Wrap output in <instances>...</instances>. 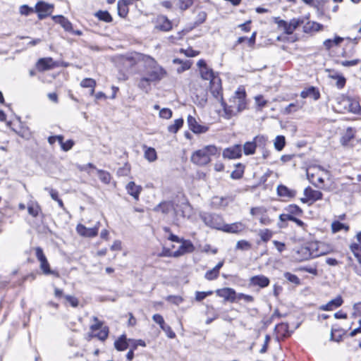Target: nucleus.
Masks as SVG:
<instances>
[{"label": "nucleus", "mask_w": 361, "mask_h": 361, "mask_svg": "<svg viewBox=\"0 0 361 361\" xmlns=\"http://www.w3.org/2000/svg\"><path fill=\"white\" fill-rule=\"evenodd\" d=\"M39 71L49 70L55 66V62L52 58H42L39 59L37 63Z\"/></svg>", "instance_id": "obj_26"}, {"label": "nucleus", "mask_w": 361, "mask_h": 361, "mask_svg": "<svg viewBox=\"0 0 361 361\" xmlns=\"http://www.w3.org/2000/svg\"><path fill=\"white\" fill-rule=\"evenodd\" d=\"M197 65L200 68V75L203 80H209V82H211L213 79L219 78L218 75H215L213 70L207 66L204 60H199Z\"/></svg>", "instance_id": "obj_8"}, {"label": "nucleus", "mask_w": 361, "mask_h": 361, "mask_svg": "<svg viewBox=\"0 0 361 361\" xmlns=\"http://www.w3.org/2000/svg\"><path fill=\"white\" fill-rule=\"evenodd\" d=\"M277 194L281 197L293 198L296 195V191L291 190L284 185H279L277 187Z\"/></svg>", "instance_id": "obj_27"}, {"label": "nucleus", "mask_w": 361, "mask_h": 361, "mask_svg": "<svg viewBox=\"0 0 361 361\" xmlns=\"http://www.w3.org/2000/svg\"><path fill=\"white\" fill-rule=\"evenodd\" d=\"M259 235L263 242L267 243L271 238V237L273 235V233L269 229L266 228V229L259 230Z\"/></svg>", "instance_id": "obj_48"}, {"label": "nucleus", "mask_w": 361, "mask_h": 361, "mask_svg": "<svg viewBox=\"0 0 361 361\" xmlns=\"http://www.w3.org/2000/svg\"><path fill=\"white\" fill-rule=\"evenodd\" d=\"M27 211L30 215L37 217L41 212V209L37 203L31 202L27 206Z\"/></svg>", "instance_id": "obj_43"}, {"label": "nucleus", "mask_w": 361, "mask_h": 361, "mask_svg": "<svg viewBox=\"0 0 361 361\" xmlns=\"http://www.w3.org/2000/svg\"><path fill=\"white\" fill-rule=\"evenodd\" d=\"M207 18V13L205 11H200L198 13L196 20L195 22V26H197L203 23Z\"/></svg>", "instance_id": "obj_60"}, {"label": "nucleus", "mask_w": 361, "mask_h": 361, "mask_svg": "<svg viewBox=\"0 0 361 361\" xmlns=\"http://www.w3.org/2000/svg\"><path fill=\"white\" fill-rule=\"evenodd\" d=\"M166 300L176 305H178L183 302V300L182 297L178 295H169L167 297Z\"/></svg>", "instance_id": "obj_63"}, {"label": "nucleus", "mask_w": 361, "mask_h": 361, "mask_svg": "<svg viewBox=\"0 0 361 361\" xmlns=\"http://www.w3.org/2000/svg\"><path fill=\"white\" fill-rule=\"evenodd\" d=\"M251 248V244L245 240L238 241L236 249L241 250H248Z\"/></svg>", "instance_id": "obj_53"}, {"label": "nucleus", "mask_w": 361, "mask_h": 361, "mask_svg": "<svg viewBox=\"0 0 361 361\" xmlns=\"http://www.w3.org/2000/svg\"><path fill=\"white\" fill-rule=\"evenodd\" d=\"M99 20L111 23L113 18L107 11H99L94 15Z\"/></svg>", "instance_id": "obj_37"}, {"label": "nucleus", "mask_w": 361, "mask_h": 361, "mask_svg": "<svg viewBox=\"0 0 361 361\" xmlns=\"http://www.w3.org/2000/svg\"><path fill=\"white\" fill-rule=\"evenodd\" d=\"M35 256L40 262V269H42L43 274L45 275L52 274L58 277V272L50 269L49 264L45 255L44 254L43 250L40 247H37L35 248Z\"/></svg>", "instance_id": "obj_6"}, {"label": "nucleus", "mask_w": 361, "mask_h": 361, "mask_svg": "<svg viewBox=\"0 0 361 361\" xmlns=\"http://www.w3.org/2000/svg\"><path fill=\"white\" fill-rule=\"evenodd\" d=\"M20 13L23 16H29L30 13H33L35 9L32 7L28 6L27 5H22L19 9Z\"/></svg>", "instance_id": "obj_57"}, {"label": "nucleus", "mask_w": 361, "mask_h": 361, "mask_svg": "<svg viewBox=\"0 0 361 361\" xmlns=\"http://www.w3.org/2000/svg\"><path fill=\"white\" fill-rule=\"evenodd\" d=\"M286 145V139L283 135H278L275 138L274 147L277 151H281Z\"/></svg>", "instance_id": "obj_46"}, {"label": "nucleus", "mask_w": 361, "mask_h": 361, "mask_svg": "<svg viewBox=\"0 0 361 361\" xmlns=\"http://www.w3.org/2000/svg\"><path fill=\"white\" fill-rule=\"evenodd\" d=\"M53 18L54 20L59 19L58 22L61 24V25L63 27L66 31L71 32L72 31L73 25L72 23L63 16H54Z\"/></svg>", "instance_id": "obj_33"}, {"label": "nucleus", "mask_w": 361, "mask_h": 361, "mask_svg": "<svg viewBox=\"0 0 361 361\" xmlns=\"http://www.w3.org/2000/svg\"><path fill=\"white\" fill-rule=\"evenodd\" d=\"M98 177L99 180L104 184H109L111 181V174L104 170L97 169Z\"/></svg>", "instance_id": "obj_44"}, {"label": "nucleus", "mask_w": 361, "mask_h": 361, "mask_svg": "<svg viewBox=\"0 0 361 361\" xmlns=\"http://www.w3.org/2000/svg\"><path fill=\"white\" fill-rule=\"evenodd\" d=\"M93 320L95 323L92 324L90 326L92 331L95 332L99 330L97 334H94V336L98 338L102 341H105L109 336V327L106 326H103V323L100 322L96 317H93Z\"/></svg>", "instance_id": "obj_7"}, {"label": "nucleus", "mask_w": 361, "mask_h": 361, "mask_svg": "<svg viewBox=\"0 0 361 361\" xmlns=\"http://www.w3.org/2000/svg\"><path fill=\"white\" fill-rule=\"evenodd\" d=\"M172 23L166 16L160 15L157 17L155 25L156 29L162 32H169L172 29Z\"/></svg>", "instance_id": "obj_14"}, {"label": "nucleus", "mask_w": 361, "mask_h": 361, "mask_svg": "<svg viewBox=\"0 0 361 361\" xmlns=\"http://www.w3.org/2000/svg\"><path fill=\"white\" fill-rule=\"evenodd\" d=\"M285 210L288 213H289L291 215H293V216H300L302 214V209L299 206H298L296 204H289L288 206H287L285 208Z\"/></svg>", "instance_id": "obj_40"}, {"label": "nucleus", "mask_w": 361, "mask_h": 361, "mask_svg": "<svg viewBox=\"0 0 361 361\" xmlns=\"http://www.w3.org/2000/svg\"><path fill=\"white\" fill-rule=\"evenodd\" d=\"M129 345V340H127L126 336L125 334L121 335L114 342V347L118 351H123L126 350Z\"/></svg>", "instance_id": "obj_29"}, {"label": "nucleus", "mask_w": 361, "mask_h": 361, "mask_svg": "<svg viewBox=\"0 0 361 361\" xmlns=\"http://www.w3.org/2000/svg\"><path fill=\"white\" fill-rule=\"evenodd\" d=\"M276 332L283 337H288L290 336L288 331V325L285 323H281L276 326Z\"/></svg>", "instance_id": "obj_41"}, {"label": "nucleus", "mask_w": 361, "mask_h": 361, "mask_svg": "<svg viewBox=\"0 0 361 361\" xmlns=\"http://www.w3.org/2000/svg\"><path fill=\"white\" fill-rule=\"evenodd\" d=\"M343 41V38L336 36L334 39H327L324 42V46L327 50L331 49L334 46L340 44Z\"/></svg>", "instance_id": "obj_35"}, {"label": "nucleus", "mask_w": 361, "mask_h": 361, "mask_svg": "<svg viewBox=\"0 0 361 361\" xmlns=\"http://www.w3.org/2000/svg\"><path fill=\"white\" fill-rule=\"evenodd\" d=\"M130 166L128 164H126L123 167L119 168L117 174L120 176H127L130 174Z\"/></svg>", "instance_id": "obj_55"}, {"label": "nucleus", "mask_w": 361, "mask_h": 361, "mask_svg": "<svg viewBox=\"0 0 361 361\" xmlns=\"http://www.w3.org/2000/svg\"><path fill=\"white\" fill-rule=\"evenodd\" d=\"M350 249L359 263L361 264V247H358L357 244H352L350 245Z\"/></svg>", "instance_id": "obj_52"}, {"label": "nucleus", "mask_w": 361, "mask_h": 361, "mask_svg": "<svg viewBox=\"0 0 361 361\" xmlns=\"http://www.w3.org/2000/svg\"><path fill=\"white\" fill-rule=\"evenodd\" d=\"M229 102L235 106L239 113L245 110L247 108L246 92L245 88L238 87Z\"/></svg>", "instance_id": "obj_4"}, {"label": "nucleus", "mask_w": 361, "mask_h": 361, "mask_svg": "<svg viewBox=\"0 0 361 361\" xmlns=\"http://www.w3.org/2000/svg\"><path fill=\"white\" fill-rule=\"evenodd\" d=\"M354 137V132L352 128H348L344 135L341 138V143L343 146L348 145V142Z\"/></svg>", "instance_id": "obj_36"}, {"label": "nucleus", "mask_w": 361, "mask_h": 361, "mask_svg": "<svg viewBox=\"0 0 361 361\" xmlns=\"http://www.w3.org/2000/svg\"><path fill=\"white\" fill-rule=\"evenodd\" d=\"M54 10V5L46 3L43 1H38L35 7V11L37 13L38 18L42 20L51 14Z\"/></svg>", "instance_id": "obj_9"}, {"label": "nucleus", "mask_w": 361, "mask_h": 361, "mask_svg": "<svg viewBox=\"0 0 361 361\" xmlns=\"http://www.w3.org/2000/svg\"><path fill=\"white\" fill-rule=\"evenodd\" d=\"M331 78L336 80V87L338 89H342L345 86L346 80L343 75H332Z\"/></svg>", "instance_id": "obj_54"}, {"label": "nucleus", "mask_w": 361, "mask_h": 361, "mask_svg": "<svg viewBox=\"0 0 361 361\" xmlns=\"http://www.w3.org/2000/svg\"><path fill=\"white\" fill-rule=\"evenodd\" d=\"M315 246L316 245L311 244L309 246L302 247L298 252L299 255H302L301 260L315 258L324 254L322 252L314 250Z\"/></svg>", "instance_id": "obj_10"}, {"label": "nucleus", "mask_w": 361, "mask_h": 361, "mask_svg": "<svg viewBox=\"0 0 361 361\" xmlns=\"http://www.w3.org/2000/svg\"><path fill=\"white\" fill-rule=\"evenodd\" d=\"M126 190L128 195L132 196L135 200H138L142 188L140 185H136L135 182L130 181L126 185Z\"/></svg>", "instance_id": "obj_21"}, {"label": "nucleus", "mask_w": 361, "mask_h": 361, "mask_svg": "<svg viewBox=\"0 0 361 361\" xmlns=\"http://www.w3.org/2000/svg\"><path fill=\"white\" fill-rule=\"evenodd\" d=\"M220 155V149L214 145H207L194 152L191 156V161L198 166H205L211 161V157Z\"/></svg>", "instance_id": "obj_1"}, {"label": "nucleus", "mask_w": 361, "mask_h": 361, "mask_svg": "<svg viewBox=\"0 0 361 361\" xmlns=\"http://www.w3.org/2000/svg\"><path fill=\"white\" fill-rule=\"evenodd\" d=\"M172 111L169 108H163L159 111V116L164 119H169L172 116Z\"/></svg>", "instance_id": "obj_56"}, {"label": "nucleus", "mask_w": 361, "mask_h": 361, "mask_svg": "<svg viewBox=\"0 0 361 361\" xmlns=\"http://www.w3.org/2000/svg\"><path fill=\"white\" fill-rule=\"evenodd\" d=\"M255 99L257 105L260 109H262L263 107H264L267 104V101L264 99L262 95L256 96L255 97Z\"/></svg>", "instance_id": "obj_64"}, {"label": "nucleus", "mask_w": 361, "mask_h": 361, "mask_svg": "<svg viewBox=\"0 0 361 361\" xmlns=\"http://www.w3.org/2000/svg\"><path fill=\"white\" fill-rule=\"evenodd\" d=\"M97 82L95 80L90 78H84L80 82V86L84 88H90V95H94V88L96 87Z\"/></svg>", "instance_id": "obj_32"}, {"label": "nucleus", "mask_w": 361, "mask_h": 361, "mask_svg": "<svg viewBox=\"0 0 361 361\" xmlns=\"http://www.w3.org/2000/svg\"><path fill=\"white\" fill-rule=\"evenodd\" d=\"M323 28V25L314 22V21H309L303 26V32L305 33H310L312 32H317L322 30Z\"/></svg>", "instance_id": "obj_30"}, {"label": "nucleus", "mask_w": 361, "mask_h": 361, "mask_svg": "<svg viewBox=\"0 0 361 361\" xmlns=\"http://www.w3.org/2000/svg\"><path fill=\"white\" fill-rule=\"evenodd\" d=\"M241 155L242 147L240 145H235L231 147L226 148L223 152V157L229 159L240 158Z\"/></svg>", "instance_id": "obj_17"}, {"label": "nucleus", "mask_w": 361, "mask_h": 361, "mask_svg": "<svg viewBox=\"0 0 361 361\" xmlns=\"http://www.w3.org/2000/svg\"><path fill=\"white\" fill-rule=\"evenodd\" d=\"M256 143L255 142H247L243 146L244 153L246 155L253 154L255 152Z\"/></svg>", "instance_id": "obj_45"}, {"label": "nucleus", "mask_w": 361, "mask_h": 361, "mask_svg": "<svg viewBox=\"0 0 361 361\" xmlns=\"http://www.w3.org/2000/svg\"><path fill=\"white\" fill-rule=\"evenodd\" d=\"M283 276L286 280L295 285H299L300 283L299 278L290 272H285Z\"/></svg>", "instance_id": "obj_49"}, {"label": "nucleus", "mask_w": 361, "mask_h": 361, "mask_svg": "<svg viewBox=\"0 0 361 361\" xmlns=\"http://www.w3.org/2000/svg\"><path fill=\"white\" fill-rule=\"evenodd\" d=\"M181 216L183 217H189L191 214L192 208L191 206L188 203H183L181 204Z\"/></svg>", "instance_id": "obj_50"}, {"label": "nucleus", "mask_w": 361, "mask_h": 361, "mask_svg": "<svg viewBox=\"0 0 361 361\" xmlns=\"http://www.w3.org/2000/svg\"><path fill=\"white\" fill-rule=\"evenodd\" d=\"M304 103H300L299 102H296L295 103H290L288 104L283 110V113L285 114H290L291 113L295 112L299 109H302Z\"/></svg>", "instance_id": "obj_34"}, {"label": "nucleus", "mask_w": 361, "mask_h": 361, "mask_svg": "<svg viewBox=\"0 0 361 361\" xmlns=\"http://www.w3.org/2000/svg\"><path fill=\"white\" fill-rule=\"evenodd\" d=\"M65 298L71 307H77L78 306L79 300L75 296L67 295H65Z\"/></svg>", "instance_id": "obj_61"}, {"label": "nucleus", "mask_w": 361, "mask_h": 361, "mask_svg": "<svg viewBox=\"0 0 361 361\" xmlns=\"http://www.w3.org/2000/svg\"><path fill=\"white\" fill-rule=\"evenodd\" d=\"M149 56V55H146L138 52H134L126 56V60L129 63V64L131 66H135L138 63H142V66H144Z\"/></svg>", "instance_id": "obj_13"}, {"label": "nucleus", "mask_w": 361, "mask_h": 361, "mask_svg": "<svg viewBox=\"0 0 361 361\" xmlns=\"http://www.w3.org/2000/svg\"><path fill=\"white\" fill-rule=\"evenodd\" d=\"M245 228V225L241 222H235L231 224H224L223 231L231 233H238Z\"/></svg>", "instance_id": "obj_24"}, {"label": "nucleus", "mask_w": 361, "mask_h": 361, "mask_svg": "<svg viewBox=\"0 0 361 361\" xmlns=\"http://www.w3.org/2000/svg\"><path fill=\"white\" fill-rule=\"evenodd\" d=\"M178 249L174 252L173 257H179L188 253H192L195 250V246L190 240L183 239L180 243Z\"/></svg>", "instance_id": "obj_12"}, {"label": "nucleus", "mask_w": 361, "mask_h": 361, "mask_svg": "<svg viewBox=\"0 0 361 361\" xmlns=\"http://www.w3.org/2000/svg\"><path fill=\"white\" fill-rule=\"evenodd\" d=\"M343 302L341 296H337L336 298L330 300L328 303L320 306L319 310L323 311H331L342 305Z\"/></svg>", "instance_id": "obj_23"}, {"label": "nucleus", "mask_w": 361, "mask_h": 361, "mask_svg": "<svg viewBox=\"0 0 361 361\" xmlns=\"http://www.w3.org/2000/svg\"><path fill=\"white\" fill-rule=\"evenodd\" d=\"M155 212H161L164 214H168L172 211H175L174 204L171 201L162 202L154 207Z\"/></svg>", "instance_id": "obj_25"}, {"label": "nucleus", "mask_w": 361, "mask_h": 361, "mask_svg": "<svg viewBox=\"0 0 361 361\" xmlns=\"http://www.w3.org/2000/svg\"><path fill=\"white\" fill-rule=\"evenodd\" d=\"M145 157L149 161H154L157 159V152L153 147H145Z\"/></svg>", "instance_id": "obj_42"}, {"label": "nucleus", "mask_w": 361, "mask_h": 361, "mask_svg": "<svg viewBox=\"0 0 361 361\" xmlns=\"http://www.w3.org/2000/svg\"><path fill=\"white\" fill-rule=\"evenodd\" d=\"M219 273L214 268L205 273L204 277L209 281L215 280L218 278Z\"/></svg>", "instance_id": "obj_51"}, {"label": "nucleus", "mask_w": 361, "mask_h": 361, "mask_svg": "<svg viewBox=\"0 0 361 361\" xmlns=\"http://www.w3.org/2000/svg\"><path fill=\"white\" fill-rule=\"evenodd\" d=\"M143 67L145 76L154 82H159L166 75V71L150 56Z\"/></svg>", "instance_id": "obj_2"}, {"label": "nucleus", "mask_w": 361, "mask_h": 361, "mask_svg": "<svg viewBox=\"0 0 361 361\" xmlns=\"http://www.w3.org/2000/svg\"><path fill=\"white\" fill-rule=\"evenodd\" d=\"M210 83V91L212 95L218 100L221 102V98L223 95L221 93V82L220 78L213 79V81Z\"/></svg>", "instance_id": "obj_18"}, {"label": "nucleus", "mask_w": 361, "mask_h": 361, "mask_svg": "<svg viewBox=\"0 0 361 361\" xmlns=\"http://www.w3.org/2000/svg\"><path fill=\"white\" fill-rule=\"evenodd\" d=\"M213 293L212 290L209 291H197L195 293V299L197 301H202L206 297L211 295Z\"/></svg>", "instance_id": "obj_58"}, {"label": "nucleus", "mask_w": 361, "mask_h": 361, "mask_svg": "<svg viewBox=\"0 0 361 361\" xmlns=\"http://www.w3.org/2000/svg\"><path fill=\"white\" fill-rule=\"evenodd\" d=\"M349 111L353 114H359L361 111V106L358 101L353 99H348Z\"/></svg>", "instance_id": "obj_38"}, {"label": "nucleus", "mask_w": 361, "mask_h": 361, "mask_svg": "<svg viewBox=\"0 0 361 361\" xmlns=\"http://www.w3.org/2000/svg\"><path fill=\"white\" fill-rule=\"evenodd\" d=\"M152 82H154L152 80H149V78L145 77V75L142 77L138 82H137V87L142 91H144L146 93H148L151 89V84Z\"/></svg>", "instance_id": "obj_31"}, {"label": "nucleus", "mask_w": 361, "mask_h": 361, "mask_svg": "<svg viewBox=\"0 0 361 361\" xmlns=\"http://www.w3.org/2000/svg\"><path fill=\"white\" fill-rule=\"evenodd\" d=\"M250 283L252 286L263 288L269 285L270 280L264 275H257L250 278Z\"/></svg>", "instance_id": "obj_20"}, {"label": "nucleus", "mask_w": 361, "mask_h": 361, "mask_svg": "<svg viewBox=\"0 0 361 361\" xmlns=\"http://www.w3.org/2000/svg\"><path fill=\"white\" fill-rule=\"evenodd\" d=\"M183 119L182 118L176 119L174 123L168 126V131L171 133H176L183 125Z\"/></svg>", "instance_id": "obj_39"}, {"label": "nucleus", "mask_w": 361, "mask_h": 361, "mask_svg": "<svg viewBox=\"0 0 361 361\" xmlns=\"http://www.w3.org/2000/svg\"><path fill=\"white\" fill-rule=\"evenodd\" d=\"M300 97L303 99L307 97H312L314 100H317L320 97V94L316 87L312 86L306 90H302L300 93Z\"/></svg>", "instance_id": "obj_28"}, {"label": "nucleus", "mask_w": 361, "mask_h": 361, "mask_svg": "<svg viewBox=\"0 0 361 361\" xmlns=\"http://www.w3.org/2000/svg\"><path fill=\"white\" fill-rule=\"evenodd\" d=\"M187 123L189 129L194 133L200 134L206 133L208 130V127L199 124L196 119L190 115L188 116Z\"/></svg>", "instance_id": "obj_15"}, {"label": "nucleus", "mask_w": 361, "mask_h": 361, "mask_svg": "<svg viewBox=\"0 0 361 361\" xmlns=\"http://www.w3.org/2000/svg\"><path fill=\"white\" fill-rule=\"evenodd\" d=\"M228 202L226 199L222 197H214L212 200V204L215 207H226Z\"/></svg>", "instance_id": "obj_47"}, {"label": "nucleus", "mask_w": 361, "mask_h": 361, "mask_svg": "<svg viewBox=\"0 0 361 361\" xmlns=\"http://www.w3.org/2000/svg\"><path fill=\"white\" fill-rule=\"evenodd\" d=\"M99 226V221H97L92 228H87L82 224H78L76 227V231L82 236L92 238L97 235Z\"/></svg>", "instance_id": "obj_11"}, {"label": "nucleus", "mask_w": 361, "mask_h": 361, "mask_svg": "<svg viewBox=\"0 0 361 361\" xmlns=\"http://www.w3.org/2000/svg\"><path fill=\"white\" fill-rule=\"evenodd\" d=\"M200 216L206 226L222 231L224 221L220 215L208 212H202L200 213Z\"/></svg>", "instance_id": "obj_3"}, {"label": "nucleus", "mask_w": 361, "mask_h": 361, "mask_svg": "<svg viewBox=\"0 0 361 361\" xmlns=\"http://www.w3.org/2000/svg\"><path fill=\"white\" fill-rule=\"evenodd\" d=\"M216 295L224 298L225 300L231 302L237 300V293L235 290L231 288H224L216 290Z\"/></svg>", "instance_id": "obj_16"}, {"label": "nucleus", "mask_w": 361, "mask_h": 361, "mask_svg": "<svg viewBox=\"0 0 361 361\" xmlns=\"http://www.w3.org/2000/svg\"><path fill=\"white\" fill-rule=\"evenodd\" d=\"M275 23L278 25V27L283 29L284 32L287 35H291L293 32L302 24L304 20L302 18H293L289 22L284 20H280L276 18Z\"/></svg>", "instance_id": "obj_5"}, {"label": "nucleus", "mask_w": 361, "mask_h": 361, "mask_svg": "<svg viewBox=\"0 0 361 361\" xmlns=\"http://www.w3.org/2000/svg\"><path fill=\"white\" fill-rule=\"evenodd\" d=\"M267 212V209L264 207H253L250 210V214L254 216H262Z\"/></svg>", "instance_id": "obj_62"}, {"label": "nucleus", "mask_w": 361, "mask_h": 361, "mask_svg": "<svg viewBox=\"0 0 361 361\" xmlns=\"http://www.w3.org/2000/svg\"><path fill=\"white\" fill-rule=\"evenodd\" d=\"M304 195L310 200L311 202L310 204H312L313 202L322 200L323 197V194L319 190H316L312 189L311 187H307L304 190Z\"/></svg>", "instance_id": "obj_22"}, {"label": "nucleus", "mask_w": 361, "mask_h": 361, "mask_svg": "<svg viewBox=\"0 0 361 361\" xmlns=\"http://www.w3.org/2000/svg\"><path fill=\"white\" fill-rule=\"evenodd\" d=\"M221 105L224 109L223 117L226 119H231L232 117L237 116L239 113L235 106H234L231 103L229 105L227 104L224 102V98H221Z\"/></svg>", "instance_id": "obj_19"}, {"label": "nucleus", "mask_w": 361, "mask_h": 361, "mask_svg": "<svg viewBox=\"0 0 361 361\" xmlns=\"http://www.w3.org/2000/svg\"><path fill=\"white\" fill-rule=\"evenodd\" d=\"M193 4V0H179L178 6L182 11L187 10Z\"/></svg>", "instance_id": "obj_59"}]
</instances>
